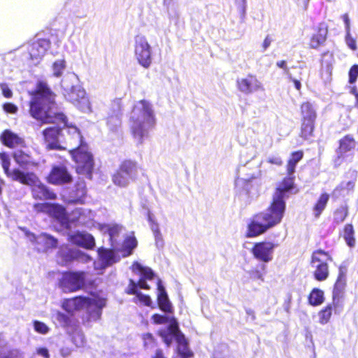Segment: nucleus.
I'll use <instances>...</instances> for the list:
<instances>
[{
	"mask_svg": "<svg viewBox=\"0 0 358 358\" xmlns=\"http://www.w3.org/2000/svg\"><path fill=\"white\" fill-rule=\"evenodd\" d=\"M28 94L31 96L29 112L33 118L43 124H67V117L63 113L57 110L56 94L47 82L38 81L36 88Z\"/></svg>",
	"mask_w": 358,
	"mask_h": 358,
	"instance_id": "1",
	"label": "nucleus"
},
{
	"mask_svg": "<svg viewBox=\"0 0 358 358\" xmlns=\"http://www.w3.org/2000/svg\"><path fill=\"white\" fill-rule=\"evenodd\" d=\"M285 211L271 202L268 208L255 214L247 224L246 238H255L280 224Z\"/></svg>",
	"mask_w": 358,
	"mask_h": 358,
	"instance_id": "2",
	"label": "nucleus"
},
{
	"mask_svg": "<svg viewBox=\"0 0 358 358\" xmlns=\"http://www.w3.org/2000/svg\"><path fill=\"white\" fill-rule=\"evenodd\" d=\"M79 138V145L69 152L75 162V169L78 174L84 175L89 180L92 179V173L94 168V159L90 151L88 145L84 141L80 130L76 127H70Z\"/></svg>",
	"mask_w": 358,
	"mask_h": 358,
	"instance_id": "3",
	"label": "nucleus"
},
{
	"mask_svg": "<svg viewBox=\"0 0 358 358\" xmlns=\"http://www.w3.org/2000/svg\"><path fill=\"white\" fill-rule=\"evenodd\" d=\"M138 103L141 105L139 113L143 118L140 122L138 117L131 118V133L133 138L138 144H142L145 137L148 136V129L153 128L155 124V117L151 104L146 100H141Z\"/></svg>",
	"mask_w": 358,
	"mask_h": 358,
	"instance_id": "4",
	"label": "nucleus"
},
{
	"mask_svg": "<svg viewBox=\"0 0 358 358\" xmlns=\"http://www.w3.org/2000/svg\"><path fill=\"white\" fill-rule=\"evenodd\" d=\"M333 259L328 251L322 249L314 250L310 256V265L313 268V276L319 282L326 280L329 276V262Z\"/></svg>",
	"mask_w": 358,
	"mask_h": 358,
	"instance_id": "5",
	"label": "nucleus"
},
{
	"mask_svg": "<svg viewBox=\"0 0 358 358\" xmlns=\"http://www.w3.org/2000/svg\"><path fill=\"white\" fill-rule=\"evenodd\" d=\"M294 180L295 176L294 174H287L277 185L273 194L271 203L285 211L286 210L285 199L288 198L289 194H296L299 192Z\"/></svg>",
	"mask_w": 358,
	"mask_h": 358,
	"instance_id": "6",
	"label": "nucleus"
},
{
	"mask_svg": "<svg viewBox=\"0 0 358 358\" xmlns=\"http://www.w3.org/2000/svg\"><path fill=\"white\" fill-rule=\"evenodd\" d=\"M58 286L64 293H72L83 289L86 286V272L64 271L59 279Z\"/></svg>",
	"mask_w": 358,
	"mask_h": 358,
	"instance_id": "7",
	"label": "nucleus"
},
{
	"mask_svg": "<svg viewBox=\"0 0 358 358\" xmlns=\"http://www.w3.org/2000/svg\"><path fill=\"white\" fill-rule=\"evenodd\" d=\"M26 174L31 175L27 182H20L22 185L31 187L32 197L36 200H54L57 194L48 186L41 182L38 177L33 172H27Z\"/></svg>",
	"mask_w": 358,
	"mask_h": 358,
	"instance_id": "8",
	"label": "nucleus"
},
{
	"mask_svg": "<svg viewBox=\"0 0 358 358\" xmlns=\"http://www.w3.org/2000/svg\"><path fill=\"white\" fill-rule=\"evenodd\" d=\"M134 54L140 65L145 69L150 66L151 47L144 36L138 34L135 36Z\"/></svg>",
	"mask_w": 358,
	"mask_h": 358,
	"instance_id": "9",
	"label": "nucleus"
},
{
	"mask_svg": "<svg viewBox=\"0 0 358 358\" xmlns=\"http://www.w3.org/2000/svg\"><path fill=\"white\" fill-rule=\"evenodd\" d=\"M48 183L54 185H63L71 183L73 177L64 164L53 165L45 177Z\"/></svg>",
	"mask_w": 358,
	"mask_h": 358,
	"instance_id": "10",
	"label": "nucleus"
},
{
	"mask_svg": "<svg viewBox=\"0 0 358 358\" xmlns=\"http://www.w3.org/2000/svg\"><path fill=\"white\" fill-rule=\"evenodd\" d=\"M276 246L277 245L271 241H259L253 245L250 252L256 259L266 263L272 260Z\"/></svg>",
	"mask_w": 358,
	"mask_h": 358,
	"instance_id": "11",
	"label": "nucleus"
},
{
	"mask_svg": "<svg viewBox=\"0 0 358 358\" xmlns=\"http://www.w3.org/2000/svg\"><path fill=\"white\" fill-rule=\"evenodd\" d=\"M0 159L1 162V166L3 169L4 173L6 176L10 178L13 180L17 181L19 182H27L31 175L26 174L27 172H24L19 169H14L12 171L10 170V158L8 155L5 152H0Z\"/></svg>",
	"mask_w": 358,
	"mask_h": 358,
	"instance_id": "12",
	"label": "nucleus"
},
{
	"mask_svg": "<svg viewBox=\"0 0 358 358\" xmlns=\"http://www.w3.org/2000/svg\"><path fill=\"white\" fill-rule=\"evenodd\" d=\"M313 31L310 37L308 45L310 49H318L325 43L327 39L328 25L325 22H320L313 28Z\"/></svg>",
	"mask_w": 358,
	"mask_h": 358,
	"instance_id": "13",
	"label": "nucleus"
},
{
	"mask_svg": "<svg viewBox=\"0 0 358 358\" xmlns=\"http://www.w3.org/2000/svg\"><path fill=\"white\" fill-rule=\"evenodd\" d=\"M236 85L240 92L246 94L263 90L261 82L256 76L252 74H248L245 78L238 79L236 80Z\"/></svg>",
	"mask_w": 358,
	"mask_h": 358,
	"instance_id": "14",
	"label": "nucleus"
},
{
	"mask_svg": "<svg viewBox=\"0 0 358 358\" xmlns=\"http://www.w3.org/2000/svg\"><path fill=\"white\" fill-rule=\"evenodd\" d=\"M68 241L72 245L83 248L87 250H92L95 247V239L90 234L76 232L69 234Z\"/></svg>",
	"mask_w": 358,
	"mask_h": 358,
	"instance_id": "15",
	"label": "nucleus"
},
{
	"mask_svg": "<svg viewBox=\"0 0 358 358\" xmlns=\"http://www.w3.org/2000/svg\"><path fill=\"white\" fill-rule=\"evenodd\" d=\"M62 129L59 127H50L43 131L45 141L48 143V148L50 150H63L64 148L59 143V137L61 135Z\"/></svg>",
	"mask_w": 358,
	"mask_h": 358,
	"instance_id": "16",
	"label": "nucleus"
},
{
	"mask_svg": "<svg viewBox=\"0 0 358 358\" xmlns=\"http://www.w3.org/2000/svg\"><path fill=\"white\" fill-rule=\"evenodd\" d=\"M342 309V306L340 304L339 301L334 300L329 303H327L318 312L319 322L321 324H326L331 320V317L334 314H339Z\"/></svg>",
	"mask_w": 358,
	"mask_h": 358,
	"instance_id": "17",
	"label": "nucleus"
},
{
	"mask_svg": "<svg viewBox=\"0 0 358 358\" xmlns=\"http://www.w3.org/2000/svg\"><path fill=\"white\" fill-rule=\"evenodd\" d=\"M357 141L352 134H346L338 141V146L336 149L337 157L336 161L343 158L345 155L355 149Z\"/></svg>",
	"mask_w": 358,
	"mask_h": 358,
	"instance_id": "18",
	"label": "nucleus"
},
{
	"mask_svg": "<svg viewBox=\"0 0 358 358\" xmlns=\"http://www.w3.org/2000/svg\"><path fill=\"white\" fill-rule=\"evenodd\" d=\"M347 268L344 265H340L338 267V273L336 282L334 285L332 299L339 301L342 297L343 293L345 289L347 280Z\"/></svg>",
	"mask_w": 358,
	"mask_h": 358,
	"instance_id": "19",
	"label": "nucleus"
},
{
	"mask_svg": "<svg viewBox=\"0 0 358 358\" xmlns=\"http://www.w3.org/2000/svg\"><path fill=\"white\" fill-rule=\"evenodd\" d=\"M1 143L9 148L25 147L26 143L23 138L9 129H5L0 135Z\"/></svg>",
	"mask_w": 358,
	"mask_h": 358,
	"instance_id": "20",
	"label": "nucleus"
},
{
	"mask_svg": "<svg viewBox=\"0 0 358 358\" xmlns=\"http://www.w3.org/2000/svg\"><path fill=\"white\" fill-rule=\"evenodd\" d=\"M87 296H76L64 300L62 307L69 313L87 308Z\"/></svg>",
	"mask_w": 358,
	"mask_h": 358,
	"instance_id": "21",
	"label": "nucleus"
},
{
	"mask_svg": "<svg viewBox=\"0 0 358 358\" xmlns=\"http://www.w3.org/2000/svg\"><path fill=\"white\" fill-rule=\"evenodd\" d=\"M87 195V187L84 180H78L70 193L69 202L71 203H80L85 202V198Z\"/></svg>",
	"mask_w": 358,
	"mask_h": 358,
	"instance_id": "22",
	"label": "nucleus"
},
{
	"mask_svg": "<svg viewBox=\"0 0 358 358\" xmlns=\"http://www.w3.org/2000/svg\"><path fill=\"white\" fill-rule=\"evenodd\" d=\"M13 157L16 164L24 169L38 166V162L34 161L30 154L21 150L15 151Z\"/></svg>",
	"mask_w": 358,
	"mask_h": 358,
	"instance_id": "23",
	"label": "nucleus"
},
{
	"mask_svg": "<svg viewBox=\"0 0 358 358\" xmlns=\"http://www.w3.org/2000/svg\"><path fill=\"white\" fill-rule=\"evenodd\" d=\"M157 289L158 294L157 301L159 309L164 313H172V305L169 299L166 291L164 287L162 285V282L160 280H159L157 282Z\"/></svg>",
	"mask_w": 358,
	"mask_h": 358,
	"instance_id": "24",
	"label": "nucleus"
},
{
	"mask_svg": "<svg viewBox=\"0 0 358 358\" xmlns=\"http://www.w3.org/2000/svg\"><path fill=\"white\" fill-rule=\"evenodd\" d=\"M48 216L57 220L62 224L66 222L68 220L66 208L58 203L50 204Z\"/></svg>",
	"mask_w": 358,
	"mask_h": 358,
	"instance_id": "25",
	"label": "nucleus"
},
{
	"mask_svg": "<svg viewBox=\"0 0 358 358\" xmlns=\"http://www.w3.org/2000/svg\"><path fill=\"white\" fill-rule=\"evenodd\" d=\"M117 169L129 176L131 180H134L138 171V166L135 161L125 159L120 163Z\"/></svg>",
	"mask_w": 358,
	"mask_h": 358,
	"instance_id": "26",
	"label": "nucleus"
},
{
	"mask_svg": "<svg viewBox=\"0 0 358 358\" xmlns=\"http://www.w3.org/2000/svg\"><path fill=\"white\" fill-rule=\"evenodd\" d=\"M329 200V194L327 192H322L320 194L316 202L313 206V212L315 218H319L323 211L325 210Z\"/></svg>",
	"mask_w": 358,
	"mask_h": 358,
	"instance_id": "27",
	"label": "nucleus"
},
{
	"mask_svg": "<svg viewBox=\"0 0 358 358\" xmlns=\"http://www.w3.org/2000/svg\"><path fill=\"white\" fill-rule=\"evenodd\" d=\"M37 244L41 245V249L47 251L50 249L56 248L58 245V241L54 236L43 233L37 238Z\"/></svg>",
	"mask_w": 358,
	"mask_h": 358,
	"instance_id": "28",
	"label": "nucleus"
},
{
	"mask_svg": "<svg viewBox=\"0 0 358 358\" xmlns=\"http://www.w3.org/2000/svg\"><path fill=\"white\" fill-rule=\"evenodd\" d=\"M315 120H301L299 136L304 139L308 140L313 136L315 131Z\"/></svg>",
	"mask_w": 358,
	"mask_h": 358,
	"instance_id": "29",
	"label": "nucleus"
},
{
	"mask_svg": "<svg viewBox=\"0 0 358 358\" xmlns=\"http://www.w3.org/2000/svg\"><path fill=\"white\" fill-rule=\"evenodd\" d=\"M177 346V352L181 358H190L193 357V352L189 350L188 341L185 337V335H180L176 340Z\"/></svg>",
	"mask_w": 358,
	"mask_h": 358,
	"instance_id": "30",
	"label": "nucleus"
},
{
	"mask_svg": "<svg viewBox=\"0 0 358 358\" xmlns=\"http://www.w3.org/2000/svg\"><path fill=\"white\" fill-rule=\"evenodd\" d=\"M300 113L301 120H316L317 115L314 106L310 101H304L300 105Z\"/></svg>",
	"mask_w": 358,
	"mask_h": 358,
	"instance_id": "31",
	"label": "nucleus"
},
{
	"mask_svg": "<svg viewBox=\"0 0 358 358\" xmlns=\"http://www.w3.org/2000/svg\"><path fill=\"white\" fill-rule=\"evenodd\" d=\"M303 157V151L301 150L292 152L290 155L289 159L287 160L286 169L287 174H294L296 170V166Z\"/></svg>",
	"mask_w": 358,
	"mask_h": 358,
	"instance_id": "32",
	"label": "nucleus"
},
{
	"mask_svg": "<svg viewBox=\"0 0 358 358\" xmlns=\"http://www.w3.org/2000/svg\"><path fill=\"white\" fill-rule=\"evenodd\" d=\"M97 252L99 260L104 266H110L115 262V252L113 249H107L101 247L98 249Z\"/></svg>",
	"mask_w": 358,
	"mask_h": 358,
	"instance_id": "33",
	"label": "nucleus"
},
{
	"mask_svg": "<svg viewBox=\"0 0 358 358\" xmlns=\"http://www.w3.org/2000/svg\"><path fill=\"white\" fill-rule=\"evenodd\" d=\"M308 303L313 306H318L324 301V292L319 288H313L308 296Z\"/></svg>",
	"mask_w": 358,
	"mask_h": 358,
	"instance_id": "34",
	"label": "nucleus"
},
{
	"mask_svg": "<svg viewBox=\"0 0 358 358\" xmlns=\"http://www.w3.org/2000/svg\"><path fill=\"white\" fill-rule=\"evenodd\" d=\"M343 237L346 244L350 248L355 247L356 244V239L355 237V229L351 223L346 224L343 227Z\"/></svg>",
	"mask_w": 358,
	"mask_h": 358,
	"instance_id": "35",
	"label": "nucleus"
},
{
	"mask_svg": "<svg viewBox=\"0 0 358 358\" xmlns=\"http://www.w3.org/2000/svg\"><path fill=\"white\" fill-rule=\"evenodd\" d=\"M112 181L115 185L120 187H124L129 185L131 180L129 176L122 173V172H120V170L117 169L112 176Z\"/></svg>",
	"mask_w": 358,
	"mask_h": 358,
	"instance_id": "36",
	"label": "nucleus"
},
{
	"mask_svg": "<svg viewBox=\"0 0 358 358\" xmlns=\"http://www.w3.org/2000/svg\"><path fill=\"white\" fill-rule=\"evenodd\" d=\"M64 259L69 262L80 260L83 262H88L91 261L92 258L90 255L80 250H71L69 253L64 255Z\"/></svg>",
	"mask_w": 358,
	"mask_h": 358,
	"instance_id": "37",
	"label": "nucleus"
},
{
	"mask_svg": "<svg viewBox=\"0 0 358 358\" xmlns=\"http://www.w3.org/2000/svg\"><path fill=\"white\" fill-rule=\"evenodd\" d=\"M349 214V208L347 205H341L336 208L334 213V222L336 224L342 223L345 220Z\"/></svg>",
	"mask_w": 358,
	"mask_h": 358,
	"instance_id": "38",
	"label": "nucleus"
},
{
	"mask_svg": "<svg viewBox=\"0 0 358 358\" xmlns=\"http://www.w3.org/2000/svg\"><path fill=\"white\" fill-rule=\"evenodd\" d=\"M106 300L103 298L99 297L96 295L93 298L88 297V301L87 303V309L90 312V309L94 307L97 309L98 311H101V310L105 306Z\"/></svg>",
	"mask_w": 358,
	"mask_h": 358,
	"instance_id": "39",
	"label": "nucleus"
},
{
	"mask_svg": "<svg viewBox=\"0 0 358 358\" xmlns=\"http://www.w3.org/2000/svg\"><path fill=\"white\" fill-rule=\"evenodd\" d=\"M50 41L46 38H38L32 43L33 50L41 48V53L35 55V57H43L50 45Z\"/></svg>",
	"mask_w": 358,
	"mask_h": 358,
	"instance_id": "40",
	"label": "nucleus"
},
{
	"mask_svg": "<svg viewBox=\"0 0 358 358\" xmlns=\"http://www.w3.org/2000/svg\"><path fill=\"white\" fill-rule=\"evenodd\" d=\"M133 266L141 273L143 278L152 280L155 278V274L151 268L143 266L138 262H135Z\"/></svg>",
	"mask_w": 358,
	"mask_h": 358,
	"instance_id": "41",
	"label": "nucleus"
},
{
	"mask_svg": "<svg viewBox=\"0 0 358 358\" xmlns=\"http://www.w3.org/2000/svg\"><path fill=\"white\" fill-rule=\"evenodd\" d=\"M137 240L134 236H128L125 238L123 243L124 250L127 252L126 255H130L132 250L137 246Z\"/></svg>",
	"mask_w": 358,
	"mask_h": 358,
	"instance_id": "42",
	"label": "nucleus"
},
{
	"mask_svg": "<svg viewBox=\"0 0 358 358\" xmlns=\"http://www.w3.org/2000/svg\"><path fill=\"white\" fill-rule=\"evenodd\" d=\"M55 320L62 327H69L72 325L71 317L63 313L58 312L55 315Z\"/></svg>",
	"mask_w": 358,
	"mask_h": 358,
	"instance_id": "43",
	"label": "nucleus"
},
{
	"mask_svg": "<svg viewBox=\"0 0 358 358\" xmlns=\"http://www.w3.org/2000/svg\"><path fill=\"white\" fill-rule=\"evenodd\" d=\"M121 119L119 115H110L106 118V124L111 131H115L120 127Z\"/></svg>",
	"mask_w": 358,
	"mask_h": 358,
	"instance_id": "44",
	"label": "nucleus"
},
{
	"mask_svg": "<svg viewBox=\"0 0 358 358\" xmlns=\"http://www.w3.org/2000/svg\"><path fill=\"white\" fill-rule=\"evenodd\" d=\"M65 68L66 62L64 59L56 60L52 64L53 76L55 77H60Z\"/></svg>",
	"mask_w": 358,
	"mask_h": 358,
	"instance_id": "45",
	"label": "nucleus"
},
{
	"mask_svg": "<svg viewBox=\"0 0 358 358\" xmlns=\"http://www.w3.org/2000/svg\"><path fill=\"white\" fill-rule=\"evenodd\" d=\"M143 346L145 348H152L157 345V341L151 333H145L142 335Z\"/></svg>",
	"mask_w": 358,
	"mask_h": 358,
	"instance_id": "46",
	"label": "nucleus"
},
{
	"mask_svg": "<svg viewBox=\"0 0 358 358\" xmlns=\"http://www.w3.org/2000/svg\"><path fill=\"white\" fill-rule=\"evenodd\" d=\"M50 203H37L34 204L33 209L37 214L43 213L49 215Z\"/></svg>",
	"mask_w": 358,
	"mask_h": 358,
	"instance_id": "47",
	"label": "nucleus"
},
{
	"mask_svg": "<svg viewBox=\"0 0 358 358\" xmlns=\"http://www.w3.org/2000/svg\"><path fill=\"white\" fill-rule=\"evenodd\" d=\"M169 334H171L173 336L175 337L176 340L180 335H184L179 329V327L178 322L176 320H173L168 327V331Z\"/></svg>",
	"mask_w": 358,
	"mask_h": 358,
	"instance_id": "48",
	"label": "nucleus"
},
{
	"mask_svg": "<svg viewBox=\"0 0 358 358\" xmlns=\"http://www.w3.org/2000/svg\"><path fill=\"white\" fill-rule=\"evenodd\" d=\"M157 334L162 338L167 347H169L172 343V335L165 329H161L157 331Z\"/></svg>",
	"mask_w": 358,
	"mask_h": 358,
	"instance_id": "49",
	"label": "nucleus"
},
{
	"mask_svg": "<svg viewBox=\"0 0 358 358\" xmlns=\"http://www.w3.org/2000/svg\"><path fill=\"white\" fill-rule=\"evenodd\" d=\"M349 80L348 82L350 84H353L356 82L358 78V64H354L351 66L348 72Z\"/></svg>",
	"mask_w": 358,
	"mask_h": 358,
	"instance_id": "50",
	"label": "nucleus"
},
{
	"mask_svg": "<svg viewBox=\"0 0 358 358\" xmlns=\"http://www.w3.org/2000/svg\"><path fill=\"white\" fill-rule=\"evenodd\" d=\"M34 327L36 332L41 334H47L49 330L48 326L45 323L40 321H34Z\"/></svg>",
	"mask_w": 358,
	"mask_h": 358,
	"instance_id": "51",
	"label": "nucleus"
},
{
	"mask_svg": "<svg viewBox=\"0 0 358 358\" xmlns=\"http://www.w3.org/2000/svg\"><path fill=\"white\" fill-rule=\"evenodd\" d=\"M136 297L144 306H151L152 299L149 295L143 294L141 292H139L136 296Z\"/></svg>",
	"mask_w": 358,
	"mask_h": 358,
	"instance_id": "52",
	"label": "nucleus"
},
{
	"mask_svg": "<svg viewBox=\"0 0 358 358\" xmlns=\"http://www.w3.org/2000/svg\"><path fill=\"white\" fill-rule=\"evenodd\" d=\"M137 288H138L137 283L135 282L134 280L130 279L129 281L128 287L125 289V293L127 294H129V295L134 294L136 296L137 294L139 292L138 291Z\"/></svg>",
	"mask_w": 358,
	"mask_h": 358,
	"instance_id": "53",
	"label": "nucleus"
},
{
	"mask_svg": "<svg viewBox=\"0 0 358 358\" xmlns=\"http://www.w3.org/2000/svg\"><path fill=\"white\" fill-rule=\"evenodd\" d=\"M2 108L6 113L10 114H16L18 111L17 106L11 102L4 103Z\"/></svg>",
	"mask_w": 358,
	"mask_h": 358,
	"instance_id": "54",
	"label": "nucleus"
},
{
	"mask_svg": "<svg viewBox=\"0 0 358 358\" xmlns=\"http://www.w3.org/2000/svg\"><path fill=\"white\" fill-rule=\"evenodd\" d=\"M345 43L352 50H356L357 47V43L356 40L351 36L350 31H348L345 35Z\"/></svg>",
	"mask_w": 358,
	"mask_h": 358,
	"instance_id": "55",
	"label": "nucleus"
},
{
	"mask_svg": "<svg viewBox=\"0 0 358 358\" xmlns=\"http://www.w3.org/2000/svg\"><path fill=\"white\" fill-rule=\"evenodd\" d=\"M152 320L153 323L156 324H162L168 322V318L166 316L157 313H155L152 315Z\"/></svg>",
	"mask_w": 358,
	"mask_h": 358,
	"instance_id": "56",
	"label": "nucleus"
},
{
	"mask_svg": "<svg viewBox=\"0 0 358 358\" xmlns=\"http://www.w3.org/2000/svg\"><path fill=\"white\" fill-rule=\"evenodd\" d=\"M17 352L14 350L0 352V358H17Z\"/></svg>",
	"mask_w": 358,
	"mask_h": 358,
	"instance_id": "57",
	"label": "nucleus"
},
{
	"mask_svg": "<svg viewBox=\"0 0 358 358\" xmlns=\"http://www.w3.org/2000/svg\"><path fill=\"white\" fill-rule=\"evenodd\" d=\"M250 276L252 280H263V275L261 271L257 269H252L250 271Z\"/></svg>",
	"mask_w": 358,
	"mask_h": 358,
	"instance_id": "58",
	"label": "nucleus"
},
{
	"mask_svg": "<svg viewBox=\"0 0 358 358\" xmlns=\"http://www.w3.org/2000/svg\"><path fill=\"white\" fill-rule=\"evenodd\" d=\"M276 66L280 68V69H282L284 70L285 73L289 76L290 75L289 74V68L287 65V62L285 60H280V61H278L276 62Z\"/></svg>",
	"mask_w": 358,
	"mask_h": 358,
	"instance_id": "59",
	"label": "nucleus"
},
{
	"mask_svg": "<svg viewBox=\"0 0 358 358\" xmlns=\"http://www.w3.org/2000/svg\"><path fill=\"white\" fill-rule=\"evenodd\" d=\"M267 162L271 164L276 166H281L283 163L282 159L280 157H271L267 159Z\"/></svg>",
	"mask_w": 358,
	"mask_h": 358,
	"instance_id": "60",
	"label": "nucleus"
},
{
	"mask_svg": "<svg viewBox=\"0 0 358 358\" xmlns=\"http://www.w3.org/2000/svg\"><path fill=\"white\" fill-rule=\"evenodd\" d=\"M29 53L30 57L32 59H37L42 57H35V55L41 53V48H38L37 49H35L33 50L32 44L29 47Z\"/></svg>",
	"mask_w": 358,
	"mask_h": 358,
	"instance_id": "61",
	"label": "nucleus"
},
{
	"mask_svg": "<svg viewBox=\"0 0 358 358\" xmlns=\"http://www.w3.org/2000/svg\"><path fill=\"white\" fill-rule=\"evenodd\" d=\"M272 41L271 36L267 35L262 44V50L265 51L271 45Z\"/></svg>",
	"mask_w": 358,
	"mask_h": 358,
	"instance_id": "62",
	"label": "nucleus"
},
{
	"mask_svg": "<svg viewBox=\"0 0 358 358\" xmlns=\"http://www.w3.org/2000/svg\"><path fill=\"white\" fill-rule=\"evenodd\" d=\"M2 94L6 98H11L13 96L12 90L6 85L2 86Z\"/></svg>",
	"mask_w": 358,
	"mask_h": 358,
	"instance_id": "63",
	"label": "nucleus"
},
{
	"mask_svg": "<svg viewBox=\"0 0 358 358\" xmlns=\"http://www.w3.org/2000/svg\"><path fill=\"white\" fill-rule=\"evenodd\" d=\"M36 352L44 358H50V354L46 348H39L37 349Z\"/></svg>",
	"mask_w": 358,
	"mask_h": 358,
	"instance_id": "64",
	"label": "nucleus"
}]
</instances>
